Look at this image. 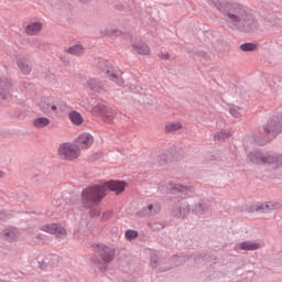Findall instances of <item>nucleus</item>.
<instances>
[{"instance_id":"obj_1","label":"nucleus","mask_w":282,"mask_h":282,"mask_svg":"<svg viewBox=\"0 0 282 282\" xmlns=\"http://www.w3.org/2000/svg\"><path fill=\"white\" fill-rule=\"evenodd\" d=\"M213 6L223 12L227 17L228 23H231L235 28L239 30H245V32H252L257 30V20L248 9L241 7L240 4H232L230 2H220L218 0L212 1Z\"/></svg>"},{"instance_id":"obj_2","label":"nucleus","mask_w":282,"mask_h":282,"mask_svg":"<svg viewBox=\"0 0 282 282\" xmlns=\"http://www.w3.org/2000/svg\"><path fill=\"white\" fill-rule=\"evenodd\" d=\"M107 196L102 185H94L82 192L83 208H94L96 204H100Z\"/></svg>"},{"instance_id":"obj_3","label":"nucleus","mask_w":282,"mask_h":282,"mask_svg":"<svg viewBox=\"0 0 282 282\" xmlns=\"http://www.w3.org/2000/svg\"><path fill=\"white\" fill-rule=\"evenodd\" d=\"M58 155L63 160L74 162V160L80 158V148L74 143H62L58 148Z\"/></svg>"},{"instance_id":"obj_4","label":"nucleus","mask_w":282,"mask_h":282,"mask_svg":"<svg viewBox=\"0 0 282 282\" xmlns=\"http://www.w3.org/2000/svg\"><path fill=\"white\" fill-rule=\"evenodd\" d=\"M97 74L100 75L101 78H108L117 85H122V79L116 74V69L109 63L101 62L97 68Z\"/></svg>"},{"instance_id":"obj_5","label":"nucleus","mask_w":282,"mask_h":282,"mask_svg":"<svg viewBox=\"0 0 282 282\" xmlns=\"http://www.w3.org/2000/svg\"><path fill=\"white\" fill-rule=\"evenodd\" d=\"M251 161L254 164H261L262 166H271V169H279L282 164V155L279 158H275L274 155L267 154V155H259V156H252Z\"/></svg>"},{"instance_id":"obj_6","label":"nucleus","mask_w":282,"mask_h":282,"mask_svg":"<svg viewBox=\"0 0 282 282\" xmlns=\"http://www.w3.org/2000/svg\"><path fill=\"white\" fill-rule=\"evenodd\" d=\"M97 248V252L104 263H111L113 261V257H116V249L113 247L98 245Z\"/></svg>"},{"instance_id":"obj_7","label":"nucleus","mask_w":282,"mask_h":282,"mask_svg":"<svg viewBox=\"0 0 282 282\" xmlns=\"http://www.w3.org/2000/svg\"><path fill=\"white\" fill-rule=\"evenodd\" d=\"M79 151H87V149H91L94 144V135L88 132H83L75 140Z\"/></svg>"},{"instance_id":"obj_8","label":"nucleus","mask_w":282,"mask_h":282,"mask_svg":"<svg viewBox=\"0 0 282 282\" xmlns=\"http://www.w3.org/2000/svg\"><path fill=\"white\" fill-rule=\"evenodd\" d=\"M101 186L105 187V193L111 191L115 195H120V193H123L124 188H127V183L124 181H109Z\"/></svg>"},{"instance_id":"obj_9","label":"nucleus","mask_w":282,"mask_h":282,"mask_svg":"<svg viewBox=\"0 0 282 282\" xmlns=\"http://www.w3.org/2000/svg\"><path fill=\"white\" fill-rule=\"evenodd\" d=\"M41 230H43V232H47L48 235H56V237H65L67 235V230H65V228L58 224L43 225Z\"/></svg>"},{"instance_id":"obj_10","label":"nucleus","mask_w":282,"mask_h":282,"mask_svg":"<svg viewBox=\"0 0 282 282\" xmlns=\"http://www.w3.org/2000/svg\"><path fill=\"white\" fill-rule=\"evenodd\" d=\"M93 111L94 113H98L99 111V116L102 118L104 122H108V123L113 122V119L116 118V111L107 107L96 106L93 109Z\"/></svg>"},{"instance_id":"obj_11","label":"nucleus","mask_w":282,"mask_h":282,"mask_svg":"<svg viewBox=\"0 0 282 282\" xmlns=\"http://www.w3.org/2000/svg\"><path fill=\"white\" fill-rule=\"evenodd\" d=\"M264 131H267V133H269V135H271V138H276V134L282 132L281 121L270 120L267 123Z\"/></svg>"},{"instance_id":"obj_12","label":"nucleus","mask_w":282,"mask_h":282,"mask_svg":"<svg viewBox=\"0 0 282 282\" xmlns=\"http://www.w3.org/2000/svg\"><path fill=\"white\" fill-rule=\"evenodd\" d=\"M132 50L134 54H140L141 56H149V54H151V47L149 44L141 41L134 42L132 44Z\"/></svg>"},{"instance_id":"obj_13","label":"nucleus","mask_w":282,"mask_h":282,"mask_svg":"<svg viewBox=\"0 0 282 282\" xmlns=\"http://www.w3.org/2000/svg\"><path fill=\"white\" fill-rule=\"evenodd\" d=\"M276 208H281V204L273 203V202H267L264 204L254 205L252 207L251 212L253 213V210H256L257 213H259V212L265 213L268 210H276Z\"/></svg>"},{"instance_id":"obj_14","label":"nucleus","mask_w":282,"mask_h":282,"mask_svg":"<svg viewBox=\"0 0 282 282\" xmlns=\"http://www.w3.org/2000/svg\"><path fill=\"white\" fill-rule=\"evenodd\" d=\"M42 31L43 24L41 22H30L24 29V32L28 34V36H36V34Z\"/></svg>"},{"instance_id":"obj_15","label":"nucleus","mask_w":282,"mask_h":282,"mask_svg":"<svg viewBox=\"0 0 282 282\" xmlns=\"http://www.w3.org/2000/svg\"><path fill=\"white\" fill-rule=\"evenodd\" d=\"M37 105L44 113H50V111H56V106H54L52 99L47 97H42L39 100Z\"/></svg>"},{"instance_id":"obj_16","label":"nucleus","mask_w":282,"mask_h":282,"mask_svg":"<svg viewBox=\"0 0 282 282\" xmlns=\"http://www.w3.org/2000/svg\"><path fill=\"white\" fill-rule=\"evenodd\" d=\"M2 237L6 239V241H17L19 237V230L14 227H9L3 230Z\"/></svg>"},{"instance_id":"obj_17","label":"nucleus","mask_w":282,"mask_h":282,"mask_svg":"<svg viewBox=\"0 0 282 282\" xmlns=\"http://www.w3.org/2000/svg\"><path fill=\"white\" fill-rule=\"evenodd\" d=\"M68 118L70 122L73 124H76L77 127H80V124L85 122V119H83V115H80V112H77V111L69 112Z\"/></svg>"},{"instance_id":"obj_18","label":"nucleus","mask_w":282,"mask_h":282,"mask_svg":"<svg viewBox=\"0 0 282 282\" xmlns=\"http://www.w3.org/2000/svg\"><path fill=\"white\" fill-rule=\"evenodd\" d=\"M32 123L35 129H43L50 124V119L47 117H37L33 119Z\"/></svg>"},{"instance_id":"obj_19","label":"nucleus","mask_w":282,"mask_h":282,"mask_svg":"<svg viewBox=\"0 0 282 282\" xmlns=\"http://www.w3.org/2000/svg\"><path fill=\"white\" fill-rule=\"evenodd\" d=\"M239 250H259L261 245L259 242L245 241L238 245Z\"/></svg>"},{"instance_id":"obj_20","label":"nucleus","mask_w":282,"mask_h":282,"mask_svg":"<svg viewBox=\"0 0 282 282\" xmlns=\"http://www.w3.org/2000/svg\"><path fill=\"white\" fill-rule=\"evenodd\" d=\"M18 67L21 69L22 74H30L32 72V67H30V64L28 63V59L20 57L18 59Z\"/></svg>"},{"instance_id":"obj_21","label":"nucleus","mask_w":282,"mask_h":282,"mask_svg":"<svg viewBox=\"0 0 282 282\" xmlns=\"http://www.w3.org/2000/svg\"><path fill=\"white\" fill-rule=\"evenodd\" d=\"M182 129V122L171 121L165 124V133H174V131H180Z\"/></svg>"},{"instance_id":"obj_22","label":"nucleus","mask_w":282,"mask_h":282,"mask_svg":"<svg viewBox=\"0 0 282 282\" xmlns=\"http://www.w3.org/2000/svg\"><path fill=\"white\" fill-rule=\"evenodd\" d=\"M67 54H72L73 56H80L85 54V47L80 44L70 46L67 48Z\"/></svg>"},{"instance_id":"obj_23","label":"nucleus","mask_w":282,"mask_h":282,"mask_svg":"<svg viewBox=\"0 0 282 282\" xmlns=\"http://www.w3.org/2000/svg\"><path fill=\"white\" fill-rule=\"evenodd\" d=\"M160 213V206L158 204H150L144 209V215H158Z\"/></svg>"},{"instance_id":"obj_24","label":"nucleus","mask_w":282,"mask_h":282,"mask_svg":"<svg viewBox=\"0 0 282 282\" xmlns=\"http://www.w3.org/2000/svg\"><path fill=\"white\" fill-rule=\"evenodd\" d=\"M240 50L242 52H254V50H257V44H254V43H245V44L240 45Z\"/></svg>"},{"instance_id":"obj_25","label":"nucleus","mask_w":282,"mask_h":282,"mask_svg":"<svg viewBox=\"0 0 282 282\" xmlns=\"http://www.w3.org/2000/svg\"><path fill=\"white\" fill-rule=\"evenodd\" d=\"M88 87L93 89V91H102V87H100V84L96 79H90L88 82Z\"/></svg>"},{"instance_id":"obj_26","label":"nucleus","mask_w":282,"mask_h":282,"mask_svg":"<svg viewBox=\"0 0 282 282\" xmlns=\"http://www.w3.org/2000/svg\"><path fill=\"white\" fill-rule=\"evenodd\" d=\"M230 135H232V132L229 130H224L221 132H218L215 138H217L218 140H227V138H230Z\"/></svg>"},{"instance_id":"obj_27","label":"nucleus","mask_w":282,"mask_h":282,"mask_svg":"<svg viewBox=\"0 0 282 282\" xmlns=\"http://www.w3.org/2000/svg\"><path fill=\"white\" fill-rule=\"evenodd\" d=\"M137 237H138V231L131 230V229L126 231V239L128 241H133V239H137Z\"/></svg>"},{"instance_id":"obj_28","label":"nucleus","mask_w":282,"mask_h":282,"mask_svg":"<svg viewBox=\"0 0 282 282\" xmlns=\"http://www.w3.org/2000/svg\"><path fill=\"white\" fill-rule=\"evenodd\" d=\"M106 36H120V34H122V32L116 30V29H107L105 31Z\"/></svg>"},{"instance_id":"obj_29","label":"nucleus","mask_w":282,"mask_h":282,"mask_svg":"<svg viewBox=\"0 0 282 282\" xmlns=\"http://www.w3.org/2000/svg\"><path fill=\"white\" fill-rule=\"evenodd\" d=\"M170 186V189H173V191H178L180 193H184V191H186V186L184 185H173V184H169Z\"/></svg>"},{"instance_id":"obj_30","label":"nucleus","mask_w":282,"mask_h":282,"mask_svg":"<svg viewBox=\"0 0 282 282\" xmlns=\"http://www.w3.org/2000/svg\"><path fill=\"white\" fill-rule=\"evenodd\" d=\"M229 113H231L234 118H239V116H241V113L239 112V109L237 108H230Z\"/></svg>"},{"instance_id":"obj_31","label":"nucleus","mask_w":282,"mask_h":282,"mask_svg":"<svg viewBox=\"0 0 282 282\" xmlns=\"http://www.w3.org/2000/svg\"><path fill=\"white\" fill-rule=\"evenodd\" d=\"M160 58L162 61H169V58H171V54H169V52L161 53Z\"/></svg>"},{"instance_id":"obj_32","label":"nucleus","mask_w":282,"mask_h":282,"mask_svg":"<svg viewBox=\"0 0 282 282\" xmlns=\"http://www.w3.org/2000/svg\"><path fill=\"white\" fill-rule=\"evenodd\" d=\"M111 217V212H105L102 214V219H109Z\"/></svg>"},{"instance_id":"obj_33","label":"nucleus","mask_w":282,"mask_h":282,"mask_svg":"<svg viewBox=\"0 0 282 282\" xmlns=\"http://www.w3.org/2000/svg\"><path fill=\"white\" fill-rule=\"evenodd\" d=\"M51 261H53V262H48L51 265H54V263H58V258L56 257V256H53L52 258H51Z\"/></svg>"},{"instance_id":"obj_34","label":"nucleus","mask_w":282,"mask_h":282,"mask_svg":"<svg viewBox=\"0 0 282 282\" xmlns=\"http://www.w3.org/2000/svg\"><path fill=\"white\" fill-rule=\"evenodd\" d=\"M1 177H6V173L0 170V178H1Z\"/></svg>"}]
</instances>
